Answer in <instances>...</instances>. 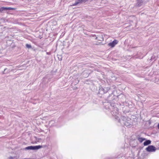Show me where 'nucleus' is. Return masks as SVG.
I'll return each instance as SVG.
<instances>
[{"label":"nucleus","instance_id":"9b49d317","mask_svg":"<svg viewBox=\"0 0 159 159\" xmlns=\"http://www.w3.org/2000/svg\"><path fill=\"white\" fill-rule=\"evenodd\" d=\"M157 127H158V129H159V123L158 124Z\"/></svg>","mask_w":159,"mask_h":159},{"label":"nucleus","instance_id":"20e7f679","mask_svg":"<svg viewBox=\"0 0 159 159\" xmlns=\"http://www.w3.org/2000/svg\"><path fill=\"white\" fill-rule=\"evenodd\" d=\"M88 0H78V1H76L72 6H75L78 5L79 3H81L84 2H85Z\"/></svg>","mask_w":159,"mask_h":159},{"label":"nucleus","instance_id":"1a4fd4ad","mask_svg":"<svg viewBox=\"0 0 159 159\" xmlns=\"http://www.w3.org/2000/svg\"><path fill=\"white\" fill-rule=\"evenodd\" d=\"M26 46L28 48H31V45L28 44H26Z\"/></svg>","mask_w":159,"mask_h":159},{"label":"nucleus","instance_id":"f8f14e48","mask_svg":"<svg viewBox=\"0 0 159 159\" xmlns=\"http://www.w3.org/2000/svg\"><path fill=\"white\" fill-rule=\"evenodd\" d=\"M98 39V37H96V39Z\"/></svg>","mask_w":159,"mask_h":159},{"label":"nucleus","instance_id":"39448f33","mask_svg":"<svg viewBox=\"0 0 159 159\" xmlns=\"http://www.w3.org/2000/svg\"><path fill=\"white\" fill-rule=\"evenodd\" d=\"M151 143V141L150 140H147L144 142L143 143L144 146H147L150 144Z\"/></svg>","mask_w":159,"mask_h":159},{"label":"nucleus","instance_id":"423d86ee","mask_svg":"<svg viewBox=\"0 0 159 159\" xmlns=\"http://www.w3.org/2000/svg\"><path fill=\"white\" fill-rule=\"evenodd\" d=\"M138 140L139 142L141 143L143 141L145 140L146 139L143 138L139 137L138 138Z\"/></svg>","mask_w":159,"mask_h":159},{"label":"nucleus","instance_id":"f03ea898","mask_svg":"<svg viewBox=\"0 0 159 159\" xmlns=\"http://www.w3.org/2000/svg\"><path fill=\"white\" fill-rule=\"evenodd\" d=\"M146 150L147 152H154L156 151V148L153 145H150L146 148Z\"/></svg>","mask_w":159,"mask_h":159},{"label":"nucleus","instance_id":"0eeeda50","mask_svg":"<svg viewBox=\"0 0 159 159\" xmlns=\"http://www.w3.org/2000/svg\"><path fill=\"white\" fill-rule=\"evenodd\" d=\"M6 10V7H2L0 8V12H2L3 11Z\"/></svg>","mask_w":159,"mask_h":159},{"label":"nucleus","instance_id":"f257e3e1","mask_svg":"<svg viewBox=\"0 0 159 159\" xmlns=\"http://www.w3.org/2000/svg\"><path fill=\"white\" fill-rule=\"evenodd\" d=\"M42 147V146L41 145H38L34 146H30L25 148V149L30 150H37L39 148H41Z\"/></svg>","mask_w":159,"mask_h":159},{"label":"nucleus","instance_id":"7ed1b4c3","mask_svg":"<svg viewBox=\"0 0 159 159\" xmlns=\"http://www.w3.org/2000/svg\"><path fill=\"white\" fill-rule=\"evenodd\" d=\"M118 43V41L116 39H114V41L111 43L108 44V46L111 48L114 47Z\"/></svg>","mask_w":159,"mask_h":159},{"label":"nucleus","instance_id":"6e6552de","mask_svg":"<svg viewBox=\"0 0 159 159\" xmlns=\"http://www.w3.org/2000/svg\"><path fill=\"white\" fill-rule=\"evenodd\" d=\"M15 9H16L15 8H11V7H6V10H15Z\"/></svg>","mask_w":159,"mask_h":159},{"label":"nucleus","instance_id":"9d476101","mask_svg":"<svg viewBox=\"0 0 159 159\" xmlns=\"http://www.w3.org/2000/svg\"><path fill=\"white\" fill-rule=\"evenodd\" d=\"M9 159H14L12 157H10L9 158Z\"/></svg>","mask_w":159,"mask_h":159}]
</instances>
